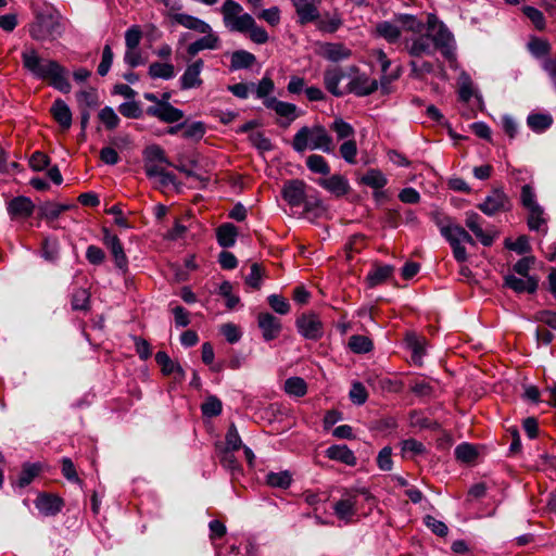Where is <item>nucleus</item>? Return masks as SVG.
Masks as SVG:
<instances>
[{
	"mask_svg": "<svg viewBox=\"0 0 556 556\" xmlns=\"http://www.w3.org/2000/svg\"><path fill=\"white\" fill-rule=\"evenodd\" d=\"M378 89V81L370 79L367 75H357L348 85V91L357 97H366Z\"/></svg>",
	"mask_w": 556,
	"mask_h": 556,
	"instance_id": "nucleus-18",
	"label": "nucleus"
},
{
	"mask_svg": "<svg viewBox=\"0 0 556 556\" xmlns=\"http://www.w3.org/2000/svg\"><path fill=\"white\" fill-rule=\"evenodd\" d=\"M504 286L514 290L516 293H534L538 289V279L534 277H516L507 275L504 278Z\"/></svg>",
	"mask_w": 556,
	"mask_h": 556,
	"instance_id": "nucleus-22",
	"label": "nucleus"
},
{
	"mask_svg": "<svg viewBox=\"0 0 556 556\" xmlns=\"http://www.w3.org/2000/svg\"><path fill=\"white\" fill-rule=\"evenodd\" d=\"M318 54L328 61L340 62L349 59L352 51L341 42H325L320 45Z\"/></svg>",
	"mask_w": 556,
	"mask_h": 556,
	"instance_id": "nucleus-17",
	"label": "nucleus"
},
{
	"mask_svg": "<svg viewBox=\"0 0 556 556\" xmlns=\"http://www.w3.org/2000/svg\"><path fill=\"white\" fill-rule=\"evenodd\" d=\"M318 185L337 197H342L349 192V181L341 175H332L329 178L318 179Z\"/></svg>",
	"mask_w": 556,
	"mask_h": 556,
	"instance_id": "nucleus-25",
	"label": "nucleus"
},
{
	"mask_svg": "<svg viewBox=\"0 0 556 556\" xmlns=\"http://www.w3.org/2000/svg\"><path fill=\"white\" fill-rule=\"evenodd\" d=\"M63 33L60 13L53 8L36 11L35 21L29 25V35L35 40H48Z\"/></svg>",
	"mask_w": 556,
	"mask_h": 556,
	"instance_id": "nucleus-4",
	"label": "nucleus"
},
{
	"mask_svg": "<svg viewBox=\"0 0 556 556\" xmlns=\"http://www.w3.org/2000/svg\"><path fill=\"white\" fill-rule=\"evenodd\" d=\"M70 208V205L58 204L54 202H45L40 205V216L46 219H55L60 214Z\"/></svg>",
	"mask_w": 556,
	"mask_h": 556,
	"instance_id": "nucleus-48",
	"label": "nucleus"
},
{
	"mask_svg": "<svg viewBox=\"0 0 556 556\" xmlns=\"http://www.w3.org/2000/svg\"><path fill=\"white\" fill-rule=\"evenodd\" d=\"M202 414L206 417H216L220 415L223 404L220 400L214 395L208 396L201 405Z\"/></svg>",
	"mask_w": 556,
	"mask_h": 556,
	"instance_id": "nucleus-52",
	"label": "nucleus"
},
{
	"mask_svg": "<svg viewBox=\"0 0 556 556\" xmlns=\"http://www.w3.org/2000/svg\"><path fill=\"white\" fill-rule=\"evenodd\" d=\"M528 50L534 58H548L552 50L551 43L546 39L532 37L528 42Z\"/></svg>",
	"mask_w": 556,
	"mask_h": 556,
	"instance_id": "nucleus-37",
	"label": "nucleus"
},
{
	"mask_svg": "<svg viewBox=\"0 0 556 556\" xmlns=\"http://www.w3.org/2000/svg\"><path fill=\"white\" fill-rule=\"evenodd\" d=\"M356 503L357 496L355 494L345 493L333 506L336 516L340 520L349 522L356 515Z\"/></svg>",
	"mask_w": 556,
	"mask_h": 556,
	"instance_id": "nucleus-19",
	"label": "nucleus"
},
{
	"mask_svg": "<svg viewBox=\"0 0 556 556\" xmlns=\"http://www.w3.org/2000/svg\"><path fill=\"white\" fill-rule=\"evenodd\" d=\"M513 203L510 198L504 192L503 189H493L484 199L483 202L478 204V208L488 216H494L500 213L510 211Z\"/></svg>",
	"mask_w": 556,
	"mask_h": 556,
	"instance_id": "nucleus-6",
	"label": "nucleus"
},
{
	"mask_svg": "<svg viewBox=\"0 0 556 556\" xmlns=\"http://www.w3.org/2000/svg\"><path fill=\"white\" fill-rule=\"evenodd\" d=\"M361 182L374 189H381L388 180L381 170L371 168L361 178Z\"/></svg>",
	"mask_w": 556,
	"mask_h": 556,
	"instance_id": "nucleus-42",
	"label": "nucleus"
},
{
	"mask_svg": "<svg viewBox=\"0 0 556 556\" xmlns=\"http://www.w3.org/2000/svg\"><path fill=\"white\" fill-rule=\"evenodd\" d=\"M522 12L538 30L545 29V17L540 10L534 7L526 5L522 8Z\"/></svg>",
	"mask_w": 556,
	"mask_h": 556,
	"instance_id": "nucleus-56",
	"label": "nucleus"
},
{
	"mask_svg": "<svg viewBox=\"0 0 556 556\" xmlns=\"http://www.w3.org/2000/svg\"><path fill=\"white\" fill-rule=\"evenodd\" d=\"M264 105L267 109L275 111L276 114L279 115L280 117L287 118V122L279 123V125L285 128L288 127L291 124V122H293L298 117V108L295 104L280 101L275 97L266 98L264 100Z\"/></svg>",
	"mask_w": 556,
	"mask_h": 556,
	"instance_id": "nucleus-14",
	"label": "nucleus"
},
{
	"mask_svg": "<svg viewBox=\"0 0 556 556\" xmlns=\"http://www.w3.org/2000/svg\"><path fill=\"white\" fill-rule=\"evenodd\" d=\"M292 481L289 471L269 472L266 476V482L273 488L287 489Z\"/></svg>",
	"mask_w": 556,
	"mask_h": 556,
	"instance_id": "nucleus-47",
	"label": "nucleus"
},
{
	"mask_svg": "<svg viewBox=\"0 0 556 556\" xmlns=\"http://www.w3.org/2000/svg\"><path fill=\"white\" fill-rule=\"evenodd\" d=\"M466 227L473 232V235L479 239V241L484 247H490L493 244L494 235H491L488 231H484L481 227V217L479 214L475 212H468L466 214L465 220Z\"/></svg>",
	"mask_w": 556,
	"mask_h": 556,
	"instance_id": "nucleus-20",
	"label": "nucleus"
},
{
	"mask_svg": "<svg viewBox=\"0 0 556 556\" xmlns=\"http://www.w3.org/2000/svg\"><path fill=\"white\" fill-rule=\"evenodd\" d=\"M155 362L159 366H161L162 372L166 376L172 374H177L180 378L185 377V370L182 367L173 362L168 354L164 351H159L155 354Z\"/></svg>",
	"mask_w": 556,
	"mask_h": 556,
	"instance_id": "nucleus-32",
	"label": "nucleus"
},
{
	"mask_svg": "<svg viewBox=\"0 0 556 556\" xmlns=\"http://www.w3.org/2000/svg\"><path fill=\"white\" fill-rule=\"evenodd\" d=\"M330 129L337 134L339 140L350 138L354 135L353 127L342 118H337L331 124Z\"/></svg>",
	"mask_w": 556,
	"mask_h": 556,
	"instance_id": "nucleus-60",
	"label": "nucleus"
},
{
	"mask_svg": "<svg viewBox=\"0 0 556 556\" xmlns=\"http://www.w3.org/2000/svg\"><path fill=\"white\" fill-rule=\"evenodd\" d=\"M143 162L144 173L148 177H161L163 185L173 184L175 181V176L166 172L164 167V165L172 166L173 164L166 156L162 147L157 144L148 146L143 150Z\"/></svg>",
	"mask_w": 556,
	"mask_h": 556,
	"instance_id": "nucleus-5",
	"label": "nucleus"
},
{
	"mask_svg": "<svg viewBox=\"0 0 556 556\" xmlns=\"http://www.w3.org/2000/svg\"><path fill=\"white\" fill-rule=\"evenodd\" d=\"M528 219L527 224L530 230H541L542 226L545 225L546 219L543 217V208L541 206H534V208L527 210Z\"/></svg>",
	"mask_w": 556,
	"mask_h": 556,
	"instance_id": "nucleus-51",
	"label": "nucleus"
},
{
	"mask_svg": "<svg viewBox=\"0 0 556 556\" xmlns=\"http://www.w3.org/2000/svg\"><path fill=\"white\" fill-rule=\"evenodd\" d=\"M72 308L74 311H88L90 303V293L85 288L74 290L72 294Z\"/></svg>",
	"mask_w": 556,
	"mask_h": 556,
	"instance_id": "nucleus-45",
	"label": "nucleus"
},
{
	"mask_svg": "<svg viewBox=\"0 0 556 556\" xmlns=\"http://www.w3.org/2000/svg\"><path fill=\"white\" fill-rule=\"evenodd\" d=\"M344 72L340 67H330L324 72L325 88L334 97H342L344 91L339 88L340 81L344 78Z\"/></svg>",
	"mask_w": 556,
	"mask_h": 556,
	"instance_id": "nucleus-24",
	"label": "nucleus"
},
{
	"mask_svg": "<svg viewBox=\"0 0 556 556\" xmlns=\"http://www.w3.org/2000/svg\"><path fill=\"white\" fill-rule=\"evenodd\" d=\"M226 446L223 450L238 451L242 446V441L235 424H231L227 430Z\"/></svg>",
	"mask_w": 556,
	"mask_h": 556,
	"instance_id": "nucleus-57",
	"label": "nucleus"
},
{
	"mask_svg": "<svg viewBox=\"0 0 556 556\" xmlns=\"http://www.w3.org/2000/svg\"><path fill=\"white\" fill-rule=\"evenodd\" d=\"M405 47L414 58L432 55L434 53V48L430 42V35H420L412 40H407Z\"/></svg>",
	"mask_w": 556,
	"mask_h": 556,
	"instance_id": "nucleus-21",
	"label": "nucleus"
},
{
	"mask_svg": "<svg viewBox=\"0 0 556 556\" xmlns=\"http://www.w3.org/2000/svg\"><path fill=\"white\" fill-rule=\"evenodd\" d=\"M205 134V125L202 122H193L190 125L185 123V127L182 130V138L192 139V140H201Z\"/></svg>",
	"mask_w": 556,
	"mask_h": 556,
	"instance_id": "nucleus-53",
	"label": "nucleus"
},
{
	"mask_svg": "<svg viewBox=\"0 0 556 556\" xmlns=\"http://www.w3.org/2000/svg\"><path fill=\"white\" fill-rule=\"evenodd\" d=\"M285 391L289 395L302 397L307 392V384L301 377H290L285 381Z\"/></svg>",
	"mask_w": 556,
	"mask_h": 556,
	"instance_id": "nucleus-40",
	"label": "nucleus"
},
{
	"mask_svg": "<svg viewBox=\"0 0 556 556\" xmlns=\"http://www.w3.org/2000/svg\"><path fill=\"white\" fill-rule=\"evenodd\" d=\"M291 146L298 153H304L306 150H320L330 154L336 149L332 137L321 124L301 127L294 135Z\"/></svg>",
	"mask_w": 556,
	"mask_h": 556,
	"instance_id": "nucleus-3",
	"label": "nucleus"
},
{
	"mask_svg": "<svg viewBox=\"0 0 556 556\" xmlns=\"http://www.w3.org/2000/svg\"><path fill=\"white\" fill-rule=\"evenodd\" d=\"M79 110L91 111L99 106V96L94 88H88L76 93Z\"/></svg>",
	"mask_w": 556,
	"mask_h": 556,
	"instance_id": "nucleus-33",
	"label": "nucleus"
},
{
	"mask_svg": "<svg viewBox=\"0 0 556 556\" xmlns=\"http://www.w3.org/2000/svg\"><path fill=\"white\" fill-rule=\"evenodd\" d=\"M147 114L152 117H156L164 123H176L184 118L185 114L181 110L173 106H149L147 109Z\"/></svg>",
	"mask_w": 556,
	"mask_h": 556,
	"instance_id": "nucleus-23",
	"label": "nucleus"
},
{
	"mask_svg": "<svg viewBox=\"0 0 556 556\" xmlns=\"http://www.w3.org/2000/svg\"><path fill=\"white\" fill-rule=\"evenodd\" d=\"M50 112L55 119V122L64 129L67 130L72 125V112L68 108V105L62 100L56 99L51 109Z\"/></svg>",
	"mask_w": 556,
	"mask_h": 556,
	"instance_id": "nucleus-27",
	"label": "nucleus"
},
{
	"mask_svg": "<svg viewBox=\"0 0 556 556\" xmlns=\"http://www.w3.org/2000/svg\"><path fill=\"white\" fill-rule=\"evenodd\" d=\"M432 30L434 34L430 36L431 45L433 46L434 50L439 49L443 52V54H446L453 40L451 31L443 23H440L438 28Z\"/></svg>",
	"mask_w": 556,
	"mask_h": 556,
	"instance_id": "nucleus-28",
	"label": "nucleus"
},
{
	"mask_svg": "<svg viewBox=\"0 0 556 556\" xmlns=\"http://www.w3.org/2000/svg\"><path fill=\"white\" fill-rule=\"evenodd\" d=\"M60 244L55 238H46L42 243V256L49 262H55L59 257Z\"/></svg>",
	"mask_w": 556,
	"mask_h": 556,
	"instance_id": "nucleus-54",
	"label": "nucleus"
},
{
	"mask_svg": "<svg viewBox=\"0 0 556 556\" xmlns=\"http://www.w3.org/2000/svg\"><path fill=\"white\" fill-rule=\"evenodd\" d=\"M257 326L265 341L277 339L282 330L280 319L267 312L257 315Z\"/></svg>",
	"mask_w": 556,
	"mask_h": 556,
	"instance_id": "nucleus-13",
	"label": "nucleus"
},
{
	"mask_svg": "<svg viewBox=\"0 0 556 556\" xmlns=\"http://www.w3.org/2000/svg\"><path fill=\"white\" fill-rule=\"evenodd\" d=\"M204 67V61L202 59H198L190 63L184 74L181 75L179 81H180V89L187 90V89H193L199 88L203 84V79L201 78V73Z\"/></svg>",
	"mask_w": 556,
	"mask_h": 556,
	"instance_id": "nucleus-12",
	"label": "nucleus"
},
{
	"mask_svg": "<svg viewBox=\"0 0 556 556\" xmlns=\"http://www.w3.org/2000/svg\"><path fill=\"white\" fill-rule=\"evenodd\" d=\"M455 456L462 462L471 463L478 456V452L473 445L469 443H462L456 446Z\"/></svg>",
	"mask_w": 556,
	"mask_h": 556,
	"instance_id": "nucleus-55",
	"label": "nucleus"
},
{
	"mask_svg": "<svg viewBox=\"0 0 556 556\" xmlns=\"http://www.w3.org/2000/svg\"><path fill=\"white\" fill-rule=\"evenodd\" d=\"M528 126L536 132L546 130L553 124V117L549 114L535 113L527 118Z\"/></svg>",
	"mask_w": 556,
	"mask_h": 556,
	"instance_id": "nucleus-38",
	"label": "nucleus"
},
{
	"mask_svg": "<svg viewBox=\"0 0 556 556\" xmlns=\"http://www.w3.org/2000/svg\"><path fill=\"white\" fill-rule=\"evenodd\" d=\"M302 205L304 206V213L306 215L312 214L314 216H318L321 213V211L324 210L321 200L315 195L307 194V193L305 195V201L302 203Z\"/></svg>",
	"mask_w": 556,
	"mask_h": 556,
	"instance_id": "nucleus-61",
	"label": "nucleus"
},
{
	"mask_svg": "<svg viewBox=\"0 0 556 556\" xmlns=\"http://www.w3.org/2000/svg\"><path fill=\"white\" fill-rule=\"evenodd\" d=\"M232 452L233 451L222 450L219 453V462L225 469L235 472L240 470V465Z\"/></svg>",
	"mask_w": 556,
	"mask_h": 556,
	"instance_id": "nucleus-63",
	"label": "nucleus"
},
{
	"mask_svg": "<svg viewBox=\"0 0 556 556\" xmlns=\"http://www.w3.org/2000/svg\"><path fill=\"white\" fill-rule=\"evenodd\" d=\"M223 22L229 31L250 34V39L258 45L268 40V34L265 28L257 26L253 16L243 12V8L235 0H225L220 7Z\"/></svg>",
	"mask_w": 556,
	"mask_h": 556,
	"instance_id": "nucleus-2",
	"label": "nucleus"
},
{
	"mask_svg": "<svg viewBox=\"0 0 556 556\" xmlns=\"http://www.w3.org/2000/svg\"><path fill=\"white\" fill-rule=\"evenodd\" d=\"M39 466L36 464H25L17 479L20 488L27 486L39 473Z\"/></svg>",
	"mask_w": 556,
	"mask_h": 556,
	"instance_id": "nucleus-50",
	"label": "nucleus"
},
{
	"mask_svg": "<svg viewBox=\"0 0 556 556\" xmlns=\"http://www.w3.org/2000/svg\"><path fill=\"white\" fill-rule=\"evenodd\" d=\"M349 348L357 354H365L372 350L374 343L372 341L366 337L361 334H354L349 339Z\"/></svg>",
	"mask_w": 556,
	"mask_h": 556,
	"instance_id": "nucleus-43",
	"label": "nucleus"
},
{
	"mask_svg": "<svg viewBox=\"0 0 556 556\" xmlns=\"http://www.w3.org/2000/svg\"><path fill=\"white\" fill-rule=\"evenodd\" d=\"M406 345L412 352V361L420 365L422 356L425 355V348L422 341L414 333L407 334Z\"/></svg>",
	"mask_w": 556,
	"mask_h": 556,
	"instance_id": "nucleus-41",
	"label": "nucleus"
},
{
	"mask_svg": "<svg viewBox=\"0 0 556 556\" xmlns=\"http://www.w3.org/2000/svg\"><path fill=\"white\" fill-rule=\"evenodd\" d=\"M103 243L110 250L115 266L121 269L123 273H126L128 269V258L125 254L123 244L119 238L116 235L110 232L109 229L103 228Z\"/></svg>",
	"mask_w": 556,
	"mask_h": 556,
	"instance_id": "nucleus-9",
	"label": "nucleus"
},
{
	"mask_svg": "<svg viewBox=\"0 0 556 556\" xmlns=\"http://www.w3.org/2000/svg\"><path fill=\"white\" fill-rule=\"evenodd\" d=\"M21 56L23 67L34 77L48 80L53 88L63 93L71 92L67 71L59 62L40 58L35 48H26Z\"/></svg>",
	"mask_w": 556,
	"mask_h": 556,
	"instance_id": "nucleus-1",
	"label": "nucleus"
},
{
	"mask_svg": "<svg viewBox=\"0 0 556 556\" xmlns=\"http://www.w3.org/2000/svg\"><path fill=\"white\" fill-rule=\"evenodd\" d=\"M238 237V228L231 223L222 224L216 229L217 242L222 248H231L235 245Z\"/></svg>",
	"mask_w": 556,
	"mask_h": 556,
	"instance_id": "nucleus-31",
	"label": "nucleus"
},
{
	"mask_svg": "<svg viewBox=\"0 0 556 556\" xmlns=\"http://www.w3.org/2000/svg\"><path fill=\"white\" fill-rule=\"evenodd\" d=\"M307 168L317 174L328 175L330 173V166L324 156L319 154H311L306 159Z\"/></svg>",
	"mask_w": 556,
	"mask_h": 556,
	"instance_id": "nucleus-46",
	"label": "nucleus"
},
{
	"mask_svg": "<svg viewBox=\"0 0 556 556\" xmlns=\"http://www.w3.org/2000/svg\"><path fill=\"white\" fill-rule=\"evenodd\" d=\"M298 331L308 340H318L324 334L323 323L315 313L302 314L296 319Z\"/></svg>",
	"mask_w": 556,
	"mask_h": 556,
	"instance_id": "nucleus-8",
	"label": "nucleus"
},
{
	"mask_svg": "<svg viewBox=\"0 0 556 556\" xmlns=\"http://www.w3.org/2000/svg\"><path fill=\"white\" fill-rule=\"evenodd\" d=\"M175 75V67L172 63L153 62L149 66V76L153 79H170Z\"/></svg>",
	"mask_w": 556,
	"mask_h": 556,
	"instance_id": "nucleus-36",
	"label": "nucleus"
},
{
	"mask_svg": "<svg viewBox=\"0 0 556 556\" xmlns=\"http://www.w3.org/2000/svg\"><path fill=\"white\" fill-rule=\"evenodd\" d=\"M256 62L253 53L245 50H237L231 54L230 70L250 68Z\"/></svg>",
	"mask_w": 556,
	"mask_h": 556,
	"instance_id": "nucleus-35",
	"label": "nucleus"
},
{
	"mask_svg": "<svg viewBox=\"0 0 556 556\" xmlns=\"http://www.w3.org/2000/svg\"><path fill=\"white\" fill-rule=\"evenodd\" d=\"M307 185L301 179H290L283 184L281 195L290 206H300L305 201Z\"/></svg>",
	"mask_w": 556,
	"mask_h": 556,
	"instance_id": "nucleus-10",
	"label": "nucleus"
},
{
	"mask_svg": "<svg viewBox=\"0 0 556 556\" xmlns=\"http://www.w3.org/2000/svg\"><path fill=\"white\" fill-rule=\"evenodd\" d=\"M263 271L257 263L251 265V271L245 277V283L254 290H260L262 286Z\"/></svg>",
	"mask_w": 556,
	"mask_h": 556,
	"instance_id": "nucleus-62",
	"label": "nucleus"
},
{
	"mask_svg": "<svg viewBox=\"0 0 556 556\" xmlns=\"http://www.w3.org/2000/svg\"><path fill=\"white\" fill-rule=\"evenodd\" d=\"M393 271H394V267L392 265L377 266L366 277L368 287L375 288V287L383 283L392 276Z\"/></svg>",
	"mask_w": 556,
	"mask_h": 556,
	"instance_id": "nucleus-34",
	"label": "nucleus"
},
{
	"mask_svg": "<svg viewBox=\"0 0 556 556\" xmlns=\"http://www.w3.org/2000/svg\"><path fill=\"white\" fill-rule=\"evenodd\" d=\"M433 219L435 225L439 227L442 237L447 241L454 232V228L457 227L458 224H456L452 218L440 214L434 215Z\"/></svg>",
	"mask_w": 556,
	"mask_h": 556,
	"instance_id": "nucleus-49",
	"label": "nucleus"
},
{
	"mask_svg": "<svg viewBox=\"0 0 556 556\" xmlns=\"http://www.w3.org/2000/svg\"><path fill=\"white\" fill-rule=\"evenodd\" d=\"M35 504L37 509L45 516H55L64 507L63 498L50 493H40Z\"/></svg>",
	"mask_w": 556,
	"mask_h": 556,
	"instance_id": "nucleus-15",
	"label": "nucleus"
},
{
	"mask_svg": "<svg viewBox=\"0 0 556 556\" xmlns=\"http://www.w3.org/2000/svg\"><path fill=\"white\" fill-rule=\"evenodd\" d=\"M34 202L24 195L11 199L7 203V211L12 220H24L29 218L35 212Z\"/></svg>",
	"mask_w": 556,
	"mask_h": 556,
	"instance_id": "nucleus-11",
	"label": "nucleus"
},
{
	"mask_svg": "<svg viewBox=\"0 0 556 556\" xmlns=\"http://www.w3.org/2000/svg\"><path fill=\"white\" fill-rule=\"evenodd\" d=\"M99 118L109 130L115 129L119 124V117L111 106H104L99 112Z\"/></svg>",
	"mask_w": 556,
	"mask_h": 556,
	"instance_id": "nucleus-58",
	"label": "nucleus"
},
{
	"mask_svg": "<svg viewBox=\"0 0 556 556\" xmlns=\"http://www.w3.org/2000/svg\"><path fill=\"white\" fill-rule=\"evenodd\" d=\"M326 456L349 466L356 465L354 453L346 445H331L326 450Z\"/></svg>",
	"mask_w": 556,
	"mask_h": 556,
	"instance_id": "nucleus-30",
	"label": "nucleus"
},
{
	"mask_svg": "<svg viewBox=\"0 0 556 556\" xmlns=\"http://www.w3.org/2000/svg\"><path fill=\"white\" fill-rule=\"evenodd\" d=\"M410 424L413 427H418L419 429H432L435 430L439 428V424L421 413L413 412L410 414Z\"/></svg>",
	"mask_w": 556,
	"mask_h": 556,
	"instance_id": "nucleus-59",
	"label": "nucleus"
},
{
	"mask_svg": "<svg viewBox=\"0 0 556 556\" xmlns=\"http://www.w3.org/2000/svg\"><path fill=\"white\" fill-rule=\"evenodd\" d=\"M396 21L405 30L412 31L414 34H421L425 27L422 21L410 14H400L396 16Z\"/></svg>",
	"mask_w": 556,
	"mask_h": 556,
	"instance_id": "nucleus-44",
	"label": "nucleus"
},
{
	"mask_svg": "<svg viewBox=\"0 0 556 556\" xmlns=\"http://www.w3.org/2000/svg\"><path fill=\"white\" fill-rule=\"evenodd\" d=\"M320 0H291L299 16V23L305 25L319 18L316 3Z\"/></svg>",
	"mask_w": 556,
	"mask_h": 556,
	"instance_id": "nucleus-16",
	"label": "nucleus"
},
{
	"mask_svg": "<svg viewBox=\"0 0 556 556\" xmlns=\"http://www.w3.org/2000/svg\"><path fill=\"white\" fill-rule=\"evenodd\" d=\"M267 301L269 306L278 314L286 315L290 311L289 302L281 295L270 294Z\"/></svg>",
	"mask_w": 556,
	"mask_h": 556,
	"instance_id": "nucleus-64",
	"label": "nucleus"
},
{
	"mask_svg": "<svg viewBox=\"0 0 556 556\" xmlns=\"http://www.w3.org/2000/svg\"><path fill=\"white\" fill-rule=\"evenodd\" d=\"M204 34L205 36L188 46L187 52L191 58L195 56L202 50H215L219 47L220 40L217 35L212 33V30Z\"/></svg>",
	"mask_w": 556,
	"mask_h": 556,
	"instance_id": "nucleus-26",
	"label": "nucleus"
},
{
	"mask_svg": "<svg viewBox=\"0 0 556 556\" xmlns=\"http://www.w3.org/2000/svg\"><path fill=\"white\" fill-rule=\"evenodd\" d=\"M376 31L380 37L384 38L389 42H395L401 36L400 28L388 21L378 23L376 25Z\"/></svg>",
	"mask_w": 556,
	"mask_h": 556,
	"instance_id": "nucleus-39",
	"label": "nucleus"
},
{
	"mask_svg": "<svg viewBox=\"0 0 556 556\" xmlns=\"http://www.w3.org/2000/svg\"><path fill=\"white\" fill-rule=\"evenodd\" d=\"M447 242L452 248L454 258L458 263H464L468 260L467 251L463 243H468L472 247L476 245V241L472 236L460 225L454 228V232Z\"/></svg>",
	"mask_w": 556,
	"mask_h": 556,
	"instance_id": "nucleus-7",
	"label": "nucleus"
},
{
	"mask_svg": "<svg viewBox=\"0 0 556 556\" xmlns=\"http://www.w3.org/2000/svg\"><path fill=\"white\" fill-rule=\"evenodd\" d=\"M173 20L179 25L198 33L211 31V26L206 22L189 14L176 13L173 15Z\"/></svg>",
	"mask_w": 556,
	"mask_h": 556,
	"instance_id": "nucleus-29",
	"label": "nucleus"
}]
</instances>
